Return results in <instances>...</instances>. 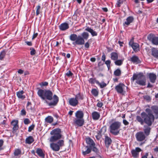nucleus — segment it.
<instances>
[{"mask_svg": "<svg viewBox=\"0 0 158 158\" xmlns=\"http://www.w3.org/2000/svg\"><path fill=\"white\" fill-rule=\"evenodd\" d=\"M61 130L60 129L56 128L52 130L50 132V134L53 135L50 138L49 141L52 142L50 144V148L55 152L58 151L60 148L64 145V141L61 139L57 142H54L61 138Z\"/></svg>", "mask_w": 158, "mask_h": 158, "instance_id": "1", "label": "nucleus"}, {"mask_svg": "<svg viewBox=\"0 0 158 158\" xmlns=\"http://www.w3.org/2000/svg\"><path fill=\"white\" fill-rule=\"evenodd\" d=\"M141 116L144 119V123L151 126L154 121L155 118H158V109H146L145 112L141 114Z\"/></svg>", "mask_w": 158, "mask_h": 158, "instance_id": "2", "label": "nucleus"}, {"mask_svg": "<svg viewBox=\"0 0 158 158\" xmlns=\"http://www.w3.org/2000/svg\"><path fill=\"white\" fill-rule=\"evenodd\" d=\"M131 80L132 81L136 80V83L140 85L144 86L146 85V79L142 73H134Z\"/></svg>", "mask_w": 158, "mask_h": 158, "instance_id": "3", "label": "nucleus"}, {"mask_svg": "<svg viewBox=\"0 0 158 158\" xmlns=\"http://www.w3.org/2000/svg\"><path fill=\"white\" fill-rule=\"evenodd\" d=\"M38 96L43 100H52L53 98V93L50 90H44L40 89L37 92Z\"/></svg>", "mask_w": 158, "mask_h": 158, "instance_id": "4", "label": "nucleus"}, {"mask_svg": "<svg viewBox=\"0 0 158 158\" xmlns=\"http://www.w3.org/2000/svg\"><path fill=\"white\" fill-rule=\"evenodd\" d=\"M120 126V123L119 122L113 123L110 127V132L114 135H117L119 133V129Z\"/></svg>", "mask_w": 158, "mask_h": 158, "instance_id": "5", "label": "nucleus"}, {"mask_svg": "<svg viewBox=\"0 0 158 158\" xmlns=\"http://www.w3.org/2000/svg\"><path fill=\"white\" fill-rule=\"evenodd\" d=\"M127 87L123 83H119L115 86V89L118 94L125 95L127 91Z\"/></svg>", "mask_w": 158, "mask_h": 158, "instance_id": "6", "label": "nucleus"}, {"mask_svg": "<svg viewBox=\"0 0 158 158\" xmlns=\"http://www.w3.org/2000/svg\"><path fill=\"white\" fill-rule=\"evenodd\" d=\"M148 39L151 41L154 44L158 45V37H156L152 34H151L148 37Z\"/></svg>", "mask_w": 158, "mask_h": 158, "instance_id": "7", "label": "nucleus"}, {"mask_svg": "<svg viewBox=\"0 0 158 158\" xmlns=\"http://www.w3.org/2000/svg\"><path fill=\"white\" fill-rule=\"evenodd\" d=\"M85 41L84 39L80 35L78 36L77 40L75 42L73 43V44L76 45H82L84 44Z\"/></svg>", "mask_w": 158, "mask_h": 158, "instance_id": "8", "label": "nucleus"}, {"mask_svg": "<svg viewBox=\"0 0 158 158\" xmlns=\"http://www.w3.org/2000/svg\"><path fill=\"white\" fill-rule=\"evenodd\" d=\"M135 137L137 140L139 141H142L145 138V135L142 132H137L135 135Z\"/></svg>", "mask_w": 158, "mask_h": 158, "instance_id": "9", "label": "nucleus"}, {"mask_svg": "<svg viewBox=\"0 0 158 158\" xmlns=\"http://www.w3.org/2000/svg\"><path fill=\"white\" fill-rule=\"evenodd\" d=\"M129 44L135 52H137L139 51V45L138 43L130 41L129 42Z\"/></svg>", "mask_w": 158, "mask_h": 158, "instance_id": "10", "label": "nucleus"}, {"mask_svg": "<svg viewBox=\"0 0 158 158\" xmlns=\"http://www.w3.org/2000/svg\"><path fill=\"white\" fill-rule=\"evenodd\" d=\"M141 151V149L140 148L137 147L135 149L132 150L131 153L134 157L137 158L139 157V152Z\"/></svg>", "mask_w": 158, "mask_h": 158, "instance_id": "11", "label": "nucleus"}, {"mask_svg": "<svg viewBox=\"0 0 158 158\" xmlns=\"http://www.w3.org/2000/svg\"><path fill=\"white\" fill-rule=\"evenodd\" d=\"M53 101L48 103V105L50 106H55L59 101L58 97L56 95L53 96Z\"/></svg>", "mask_w": 158, "mask_h": 158, "instance_id": "12", "label": "nucleus"}, {"mask_svg": "<svg viewBox=\"0 0 158 158\" xmlns=\"http://www.w3.org/2000/svg\"><path fill=\"white\" fill-rule=\"evenodd\" d=\"M69 28V24L66 23H63L59 26L60 30L62 31H65L68 29Z\"/></svg>", "mask_w": 158, "mask_h": 158, "instance_id": "13", "label": "nucleus"}, {"mask_svg": "<svg viewBox=\"0 0 158 158\" xmlns=\"http://www.w3.org/2000/svg\"><path fill=\"white\" fill-rule=\"evenodd\" d=\"M91 151V148L87 146H83L82 147V152L84 155L89 154Z\"/></svg>", "mask_w": 158, "mask_h": 158, "instance_id": "14", "label": "nucleus"}, {"mask_svg": "<svg viewBox=\"0 0 158 158\" xmlns=\"http://www.w3.org/2000/svg\"><path fill=\"white\" fill-rule=\"evenodd\" d=\"M69 104L73 106H76L78 104V102L75 98H70L69 100Z\"/></svg>", "mask_w": 158, "mask_h": 158, "instance_id": "15", "label": "nucleus"}, {"mask_svg": "<svg viewBox=\"0 0 158 158\" xmlns=\"http://www.w3.org/2000/svg\"><path fill=\"white\" fill-rule=\"evenodd\" d=\"M148 77L150 82L154 83L155 82L156 78V75L153 73H150L148 74Z\"/></svg>", "mask_w": 158, "mask_h": 158, "instance_id": "16", "label": "nucleus"}, {"mask_svg": "<svg viewBox=\"0 0 158 158\" xmlns=\"http://www.w3.org/2000/svg\"><path fill=\"white\" fill-rule=\"evenodd\" d=\"M134 19L133 16H130L128 17L126 19V21L124 23L123 25L128 26L133 22Z\"/></svg>", "mask_w": 158, "mask_h": 158, "instance_id": "17", "label": "nucleus"}, {"mask_svg": "<svg viewBox=\"0 0 158 158\" xmlns=\"http://www.w3.org/2000/svg\"><path fill=\"white\" fill-rule=\"evenodd\" d=\"M130 60L134 63L138 64L140 62V60L139 57L133 55L130 58Z\"/></svg>", "mask_w": 158, "mask_h": 158, "instance_id": "18", "label": "nucleus"}, {"mask_svg": "<svg viewBox=\"0 0 158 158\" xmlns=\"http://www.w3.org/2000/svg\"><path fill=\"white\" fill-rule=\"evenodd\" d=\"M18 120H14L11 122V125L13 126V132H14V131L18 129L19 127L18 125Z\"/></svg>", "mask_w": 158, "mask_h": 158, "instance_id": "19", "label": "nucleus"}, {"mask_svg": "<svg viewBox=\"0 0 158 158\" xmlns=\"http://www.w3.org/2000/svg\"><path fill=\"white\" fill-rule=\"evenodd\" d=\"M85 141L86 143L89 145L90 147L95 146V143L91 138L89 137L86 138Z\"/></svg>", "mask_w": 158, "mask_h": 158, "instance_id": "20", "label": "nucleus"}, {"mask_svg": "<svg viewBox=\"0 0 158 158\" xmlns=\"http://www.w3.org/2000/svg\"><path fill=\"white\" fill-rule=\"evenodd\" d=\"M75 98L78 102L83 100L85 97L82 94L79 93L75 95Z\"/></svg>", "mask_w": 158, "mask_h": 158, "instance_id": "21", "label": "nucleus"}, {"mask_svg": "<svg viewBox=\"0 0 158 158\" xmlns=\"http://www.w3.org/2000/svg\"><path fill=\"white\" fill-rule=\"evenodd\" d=\"M85 30L90 33L93 36H96L98 35L96 31L88 27L85 28Z\"/></svg>", "mask_w": 158, "mask_h": 158, "instance_id": "22", "label": "nucleus"}, {"mask_svg": "<svg viewBox=\"0 0 158 158\" xmlns=\"http://www.w3.org/2000/svg\"><path fill=\"white\" fill-rule=\"evenodd\" d=\"M75 119L74 121L75 123L78 126H81L84 124V120L83 118H79Z\"/></svg>", "mask_w": 158, "mask_h": 158, "instance_id": "23", "label": "nucleus"}, {"mask_svg": "<svg viewBox=\"0 0 158 158\" xmlns=\"http://www.w3.org/2000/svg\"><path fill=\"white\" fill-rule=\"evenodd\" d=\"M152 55L155 58H158V50L155 48L152 49Z\"/></svg>", "mask_w": 158, "mask_h": 158, "instance_id": "24", "label": "nucleus"}, {"mask_svg": "<svg viewBox=\"0 0 158 158\" xmlns=\"http://www.w3.org/2000/svg\"><path fill=\"white\" fill-rule=\"evenodd\" d=\"M23 93L24 91L23 90H21L17 92L16 94L19 98L23 99L25 98V96L23 95Z\"/></svg>", "mask_w": 158, "mask_h": 158, "instance_id": "25", "label": "nucleus"}, {"mask_svg": "<svg viewBox=\"0 0 158 158\" xmlns=\"http://www.w3.org/2000/svg\"><path fill=\"white\" fill-rule=\"evenodd\" d=\"M83 113L82 111L78 110L77 111L75 114V116L77 118H82L83 117Z\"/></svg>", "mask_w": 158, "mask_h": 158, "instance_id": "26", "label": "nucleus"}, {"mask_svg": "<svg viewBox=\"0 0 158 158\" xmlns=\"http://www.w3.org/2000/svg\"><path fill=\"white\" fill-rule=\"evenodd\" d=\"M37 154L42 158L44 157V155L42 150L40 148H37L36 151Z\"/></svg>", "mask_w": 158, "mask_h": 158, "instance_id": "27", "label": "nucleus"}, {"mask_svg": "<svg viewBox=\"0 0 158 158\" xmlns=\"http://www.w3.org/2000/svg\"><path fill=\"white\" fill-rule=\"evenodd\" d=\"M110 58L111 60H116L118 58V55L117 53L115 52H112L110 54Z\"/></svg>", "mask_w": 158, "mask_h": 158, "instance_id": "28", "label": "nucleus"}, {"mask_svg": "<svg viewBox=\"0 0 158 158\" xmlns=\"http://www.w3.org/2000/svg\"><path fill=\"white\" fill-rule=\"evenodd\" d=\"M112 142L110 138L107 136L105 137V143L106 146L108 147L111 144Z\"/></svg>", "mask_w": 158, "mask_h": 158, "instance_id": "29", "label": "nucleus"}, {"mask_svg": "<svg viewBox=\"0 0 158 158\" xmlns=\"http://www.w3.org/2000/svg\"><path fill=\"white\" fill-rule=\"evenodd\" d=\"M34 141L33 137L31 136H29L26 139V143L27 144H30L33 142Z\"/></svg>", "mask_w": 158, "mask_h": 158, "instance_id": "30", "label": "nucleus"}, {"mask_svg": "<svg viewBox=\"0 0 158 158\" xmlns=\"http://www.w3.org/2000/svg\"><path fill=\"white\" fill-rule=\"evenodd\" d=\"M136 119L138 122L139 123L142 125L143 124L144 122V119H143L141 116H136Z\"/></svg>", "mask_w": 158, "mask_h": 158, "instance_id": "31", "label": "nucleus"}, {"mask_svg": "<svg viewBox=\"0 0 158 158\" xmlns=\"http://www.w3.org/2000/svg\"><path fill=\"white\" fill-rule=\"evenodd\" d=\"M93 118L94 120H97L99 119L100 115L99 114L96 112H94L92 114Z\"/></svg>", "mask_w": 158, "mask_h": 158, "instance_id": "32", "label": "nucleus"}, {"mask_svg": "<svg viewBox=\"0 0 158 158\" xmlns=\"http://www.w3.org/2000/svg\"><path fill=\"white\" fill-rule=\"evenodd\" d=\"M144 127L145 128L144 130V133L147 135H148L150 132V128L147 126H144Z\"/></svg>", "mask_w": 158, "mask_h": 158, "instance_id": "33", "label": "nucleus"}, {"mask_svg": "<svg viewBox=\"0 0 158 158\" xmlns=\"http://www.w3.org/2000/svg\"><path fill=\"white\" fill-rule=\"evenodd\" d=\"M53 118L51 116H49L45 118V121L47 123H51L53 121Z\"/></svg>", "mask_w": 158, "mask_h": 158, "instance_id": "34", "label": "nucleus"}, {"mask_svg": "<svg viewBox=\"0 0 158 158\" xmlns=\"http://www.w3.org/2000/svg\"><path fill=\"white\" fill-rule=\"evenodd\" d=\"M92 94L95 97H97L98 94V91L96 89H93L91 91Z\"/></svg>", "mask_w": 158, "mask_h": 158, "instance_id": "35", "label": "nucleus"}, {"mask_svg": "<svg viewBox=\"0 0 158 158\" xmlns=\"http://www.w3.org/2000/svg\"><path fill=\"white\" fill-rule=\"evenodd\" d=\"M77 35L75 34H72L70 35L69 37V39L70 40L72 41H76L77 40Z\"/></svg>", "mask_w": 158, "mask_h": 158, "instance_id": "36", "label": "nucleus"}, {"mask_svg": "<svg viewBox=\"0 0 158 158\" xmlns=\"http://www.w3.org/2000/svg\"><path fill=\"white\" fill-rule=\"evenodd\" d=\"M97 84L99 85L101 88H103L105 87L107 85L106 84L104 81L100 83L98 81H97Z\"/></svg>", "mask_w": 158, "mask_h": 158, "instance_id": "37", "label": "nucleus"}, {"mask_svg": "<svg viewBox=\"0 0 158 158\" xmlns=\"http://www.w3.org/2000/svg\"><path fill=\"white\" fill-rule=\"evenodd\" d=\"M81 36L84 39L87 40L88 38L89 34L87 32H84L81 34Z\"/></svg>", "mask_w": 158, "mask_h": 158, "instance_id": "38", "label": "nucleus"}, {"mask_svg": "<svg viewBox=\"0 0 158 158\" xmlns=\"http://www.w3.org/2000/svg\"><path fill=\"white\" fill-rule=\"evenodd\" d=\"M114 75L116 76H119L121 74V71L119 69H117L114 72Z\"/></svg>", "mask_w": 158, "mask_h": 158, "instance_id": "39", "label": "nucleus"}, {"mask_svg": "<svg viewBox=\"0 0 158 158\" xmlns=\"http://www.w3.org/2000/svg\"><path fill=\"white\" fill-rule=\"evenodd\" d=\"M123 61V60H116L114 62V63L115 65L118 66H120L122 64Z\"/></svg>", "mask_w": 158, "mask_h": 158, "instance_id": "40", "label": "nucleus"}, {"mask_svg": "<svg viewBox=\"0 0 158 158\" xmlns=\"http://www.w3.org/2000/svg\"><path fill=\"white\" fill-rule=\"evenodd\" d=\"M89 83H91L92 84H93L96 83L97 84V81H98L96 80L95 78H90L89 80Z\"/></svg>", "mask_w": 158, "mask_h": 158, "instance_id": "41", "label": "nucleus"}, {"mask_svg": "<svg viewBox=\"0 0 158 158\" xmlns=\"http://www.w3.org/2000/svg\"><path fill=\"white\" fill-rule=\"evenodd\" d=\"M105 64L106 65L108 70H109L110 67V64L111 63V61L110 60H108L105 61Z\"/></svg>", "mask_w": 158, "mask_h": 158, "instance_id": "42", "label": "nucleus"}, {"mask_svg": "<svg viewBox=\"0 0 158 158\" xmlns=\"http://www.w3.org/2000/svg\"><path fill=\"white\" fill-rule=\"evenodd\" d=\"M6 53V52L4 50L1 52L0 53V60H2L3 58Z\"/></svg>", "mask_w": 158, "mask_h": 158, "instance_id": "43", "label": "nucleus"}, {"mask_svg": "<svg viewBox=\"0 0 158 158\" xmlns=\"http://www.w3.org/2000/svg\"><path fill=\"white\" fill-rule=\"evenodd\" d=\"M21 153V150L19 149H16L15 150L14 154L15 156H17L20 154Z\"/></svg>", "mask_w": 158, "mask_h": 158, "instance_id": "44", "label": "nucleus"}, {"mask_svg": "<svg viewBox=\"0 0 158 158\" xmlns=\"http://www.w3.org/2000/svg\"><path fill=\"white\" fill-rule=\"evenodd\" d=\"M36 15H38L40 13V10L41 8V7L40 6L38 5L36 7Z\"/></svg>", "mask_w": 158, "mask_h": 158, "instance_id": "45", "label": "nucleus"}, {"mask_svg": "<svg viewBox=\"0 0 158 158\" xmlns=\"http://www.w3.org/2000/svg\"><path fill=\"white\" fill-rule=\"evenodd\" d=\"M31 50L30 52V54L31 55H33L35 54L36 53V51L34 48H30Z\"/></svg>", "mask_w": 158, "mask_h": 158, "instance_id": "46", "label": "nucleus"}, {"mask_svg": "<svg viewBox=\"0 0 158 158\" xmlns=\"http://www.w3.org/2000/svg\"><path fill=\"white\" fill-rule=\"evenodd\" d=\"M73 75V73L70 70L68 71L67 73H65V75L68 77H72Z\"/></svg>", "mask_w": 158, "mask_h": 158, "instance_id": "47", "label": "nucleus"}, {"mask_svg": "<svg viewBox=\"0 0 158 158\" xmlns=\"http://www.w3.org/2000/svg\"><path fill=\"white\" fill-rule=\"evenodd\" d=\"M48 85V83L47 82L45 81L44 82H42L40 84V85L41 87L43 86H46Z\"/></svg>", "mask_w": 158, "mask_h": 158, "instance_id": "48", "label": "nucleus"}, {"mask_svg": "<svg viewBox=\"0 0 158 158\" xmlns=\"http://www.w3.org/2000/svg\"><path fill=\"white\" fill-rule=\"evenodd\" d=\"M144 99L148 101H149L151 100V98L148 95L144 96Z\"/></svg>", "mask_w": 158, "mask_h": 158, "instance_id": "49", "label": "nucleus"}, {"mask_svg": "<svg viewBox=\"0 0 158 158\" xmlns=\"http://www.w3.org/2000/svg\"><path fill=\"white\" fill-rule=\"evenodd\" d=\"M35 127V125H32L30 126L29 128L28 129V131L29 132H31V131L33 129L34 127Z\"/></svg>", "mask_w": 158, "mask_h": 158, "instance_id": "50", "label": "nucleus"}, {"mask_svg": "<svg viewBox=\"0 0 158 158\" xmlns=\"http://www.w3.org/2000/svg\"><path fill=\"white\" fill-rule=\"evenodd\" d=\"M24 122L25 124H27L30 122V121L28 119L25 118L24 119Z\"/></svg>", "mask_w": 158, "mask_h": 158, "instance_id": "51", "label": "nucleus"}, {"mask_svg": "<svg viewBox=\"0 0 158 158\" xmlns=\"http://www.w3.org/2000/svg\"><path fill=\"white\" fill-rule=\"evenodd\" d=\"M91 148H92L93 149V151L96 152H98V149L96 148L95 146H92L91 147H90Z\"/></svg>", "mask_w": 158, "mask_h": 158, "instance_id": "52", "label": "nucleus"}, {"mask_svg": "<svg viewBox=\"0 0 158 158\" xmlns=\"http://www.w3.org/2000/svg\"><path fill=\"white\" fill-rule=\"evenodd\" d=\"M3 141L2 140H0V151L2 150V146L3 145Z\"/></svg>", "mask_w": 158, "mask_h": 158, "instance_id": "53", "label": "nucleus"}, {"mask_svg": "<svg viewBox=\"0 0 158 158\" xmlns=\"http://www.w3.org/2000/svg\"><path fill=\"white\" fill-rule=\"evenodd\" d=\"M106 56L104 53H103L102 56V60L104 62L105 61Z\"/></svg>", "mask_w": 158, "mask_h": 158, "instance_id": "54", "label": "nucleus"}, {"mask_svg": "<svg viewBox=\"0 0 158 158\" xmlns=\"http://www.w3.org/2000/svg\"><path fill=\"white\" fill-rule=\"evenodd\" d=\"M26 112L24 109H22L21 112V115H24L26 114Z\"/></svg>", "mask_w": 158, "mask_h": 158, "instance_id": "55", "label": "nucleus"}, {"mask_svg": "<svg viewBox=\"0 0 158 158\" xmlns=\"http://www.w3.org/2000/svg\"><path fill=\"white\" fill-rule=\"evenodd\" d=\"M85 47L86 48H88L89 47V43L87 42H86L85 44Z\"/></svg>", "mask_w": 158, "mask_h": 158, "instance_id": "56", "label": "nucleus"}, {"mask_svg": "<svg viewBox=\"0 0 158 158\" xmlns=\"http://www.w3.org/2000/svg\"><path fill=\"white\" fill-rule=\"evenodd\" d=\"M123 1L121 0H119L117 4V6L118 7H120L121 4L122 3Z\"/></svg>", "mask_w": 158, "mask_h": 158, "instance_id": "57", "label": "nucleus"}, {"mask_svg": "<svg viewBox=\"0 0 158 158\" xmlns=\"http://www.w3.org/2000/svg\"><path fill=\"white\" fill-rule=\"evenodd\" d=\"M18 73L21 74L23 73L24 71L21 69H19L18 71Z\"/></svg>", "mask_w": 158, "mask_h": 158, "instance_id": "58", "label": "nucleus"}, {"mask_svg": "<svg viewBox=\"0 0 158 158\" xmlns=\"http://www.w3.org/2000/svg\"><path fill=\"white\" fill-rule=\"evenodd\" d=\"M97 106L98 107L101 108L102 106V103L101 102H98L97 104Z\"/></svg>", "mask_w": 158, "mask_h": 158, "instance_id": "59", "label": "nucleus"}, {"mask_svg": "<svg viewBox=\"0 0 158 158\" xmlns=\"http://www.w3.org/2000/svg\"><path fill=\"white\" fill-rule=\"evenodd\" d=\"M25 43L28 46H31L32 45V43L30 41H26Z\"/></svg>", "mask_w": 158, "mask_h": 158, "instance_id": "60", "label": "nucleus"}, {"mask_svg": "<svg viewBox=\"0 0 158 158\" xmlns=\"http://www.w3.org/2000/svg\"><path fill=\"white\" fill-rule=\"evenodd\" d=\"M38 35V34L37 33H34L33 35V36L32 37V39L33 40Z\"/></svg>", "mask_w": 158, "mask_h": 158, "instance_id": "61", "label": "nucleus"}, {"mask_svg": "<svg viewBox=\"0 0 158 158\" xmlns=\"http://www.w3.org/2000/svg\"><path fill=\"white\" fill-rule=\"evenodd\" d=\"M123 122L125 125H127L129 123L125 119L123 120Z\"/></svg>", "mask_w": 158, "mask_h": 158, "instance_id": "62", "label": "nucleus"}, {"mask_svg": "<svg viewBox=\"0 0 158 158\" xmlns=\"http://www.w3.org/2000/svg\"><path fill=\"white\" fill-rule=\"evenodd\" d=\"M118 43L120 47H122L123 46V42H121L120 41H118Z\"/></svg>", "mask_w": 158, "mask_h": 158, "instance_id": "63", "label": "nucleus"}, {"mask_svg": "<svg viewBox=\"0 0 158 158\" xmlns=\"http://www.w3.org/2000/svg\"><path fill=\"white\" fill-rule=\"evenodd\" d=\"M148 156V153H146L145 155L142 156L141 158H147V156Z\"/></svg>", "mask_w": 158, "mask_h": 158, "instance_id": "64", "label": "nucleus"}]
</instances>
